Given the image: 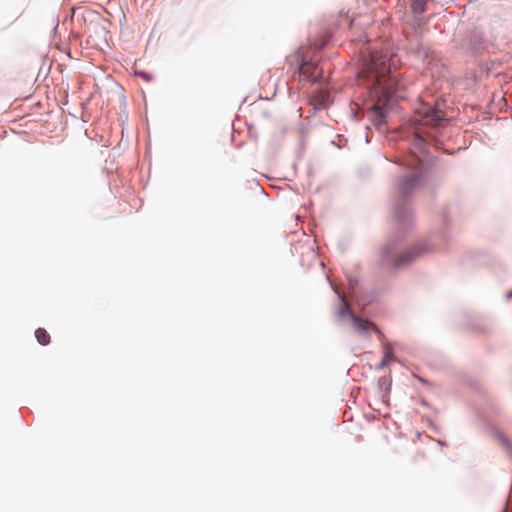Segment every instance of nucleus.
I'll return each instance as SVG.
<instances>
[{"instance_id":"423d86ee","label":"nucleus","mask_w":512,"mask_h":512,"mask_svg":"<svg viewBox=\"0 0 512 512\" xmlns=\"http://www.w3.org/2000/svg\"><path fill=\"white\" fill-rule=\"evenodd\" d=\"M417 177L416 176H409L404 179H402L400 183V190L404 194L411 190L417 183Z\"/></svg>"},{"instance_id":"1a4fd4ad","label":"nucleus","mask_w":512,"mask_h":512,"mask_svg":"<svg viewBox=\"0 0 512 512\" xmlns=\"http://www.w3.org/2000/svg\"><path fill=\"white\" fill-rule=\"evenodd\" d=\"M330 95L326 91H319L315 96L314 100L319 105H326L329 102Z\"/></svg>"},{"instance_id":"f8f14e48","label":"nucleus","mask_w":512,"mask_h":512,"mask_svg":"<svg viewBox=\"0 0 512 512\" xmlns=\"http://www.w3.org/2000/svg\"><path fill=\"white\" fill-rule=\"evenodd\" d=\"M508 296H509V297H511V296H512V291L508 294Z\"/></svg>"},{"instance_id":"f257e3e1","label":"nucleus","mask_w":512,"mask_h":512,"mask_svg":"<svg viewBox=\"0 0 512 512\" xmlns=\"http://www.w3.org/2000/svg\"><path fill=\"white\" fill-rule=\"evenodd\" d=\"M360 77L367 82L370 96L375 101L373 114L381 122L383 118L382 107L396 95L401 87L397 76L391 72L387 54L372 52L370 61Z\"/></svg>"},{"instance_id":"39448f33","label":"nucleus","mask_w":512,"mask_h":512,"mask_svg":"<svg viewBox=\"0 0 512 512\" xmlns=\"http://www.w3.org/2000/svg\"><path fill=\"white\" fill-rule=\"evenodd\" d=\"M352 319L354 321L355 329L360 333L368 332L371 329L377 330V327L372 322L363 320L357 316H352Z\"/></svg>"},{"instance_id":"6e6552de","label":"nucleus","mask_w":512,"mask_h":512,"mask_svg":"<svg viewBox=\"0 0 512 512\" xmlns=\"http://www.w3.org/2000/svg\"><path fill=\"white\" fill-rule=\"evenodd\" d=\"M427 0H412L411 8L414 13L422 14L426 10Z\"/></svg>"},{"instance_id":"f03ea898","label":"nucleus","mask_w":512,"mask_h":512,"mask_svg":"<svg viewBox=\"0 0 512 512\" xmlns=\"http://www.w3.org/2000/svg\"><path fill=\"white\" fill-rule=\"evenodd\" d=\"M445 121V115L442 111L429 105H422L417 110L415 122L430 127H439Z\"/></svg>"},{"instance_id":"0eeeda50","label":"nucleus","mask_w":512,"mask_h":512,"mask_svg":"<svg viewBox=\"0 0 512 512\" xmlns=\"http://www.w3.org/2000/svg\"><path fill=\"white\" fill-rule=\"evenodd\" d=\"M35 338L41 345H47L50 343V335L44 328H38L35 331Z\"/></svg>"},{"instance_id":"20e7f679","label":"nucleus","mask_w":512,"mask_h":512,"mask_svg":"<svg viewBox=\"0 0 512 512\" xmlns=\"http://www.w3.org/2000/svg\"><path fill=\"white\" fill-rule=\"evenodd\" d=\"M318 65L316 63L304 62L299 68V73L305 77V79L312 82L320 81V73H317Z\"/></svg>"},{"instance_id":"9d476101","label":"nucleus","mask_w":512,"mask_h":512,"mask_svg":"<svg viewBox=\"0 0 512 512\" xmlns=\"http://www.w3.org/2000/svg\"><path fill=\"white\" fill-rule=\"evenodd\" d=\"M393 356L392 348L389 346L384 347V358L382 361V366H386L391 362Z\"/></svg>"},{"instance_id":"9b49d317","label":"nucleus","mask_w":512,"mask_h":512,"mask_svg":"<svg viewBox=\"0 0 512 512\" xmlns=\"http://www.w3.org/2000/svg\"><path fill=\"white\" fill-rule=\"evenodd\" d=\"M414 140L419 142V143H423L424 142L423 138L419 134H417V133L414 135Z\"/></svg>"},{"instance_id":"7ed1b4c3","label":"nucleus","mask_w":512,"mask_h":512,"mask_svg":"<svg viewBox=\"0 0 512 512\" xmlns=\"http://www.w3.org/2000/svg\"><path fill=\"white\" fill-rule=\"evenodd\" d=\"M425 252V249L422 245L412 247L405 252L399 254L396 259L394 260L393 266L395 268H401L408 264H410L412 261H414L418 256L423 254Z\"/></svg>"}]
</instances>
